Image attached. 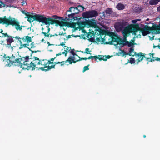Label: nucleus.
Masks as SVG:
<instances>
[{
  "mask_svg": "<svg viewBox=\"0 0 160 160\" xmlns=\"http://www.w3.org/2000/svg\"><path fill=\"white\" fill-rule=\"evenodd\" d=\"M148 31L142 30L139 27L138 24H131L123 30L122 33L123 35V39L126 40V37L128 36L130 32L133 33L135 37L137 38H140L141 35L143 36L147 35L148 33Z\"/></svg>",
  "mask_w": 160,
  "mask_h": 160,
  "instance_id": "1",
  "label": "nucleus"
},
{
  "mask_svg": "<svg viewBox=\"0 0 160 160\" xmlns=\"http://www.w3.org/2000/svg\"><path fill=\"white\" fill-rule=\"evenodd\" d=\"M0 23L10 25L14 27L17 30L21 31L22 30L23 26H20L19 22L15 18H12L9 17L8 18H6V16L3 18H0Z\"/></svg>",
  "mask_w": 160,
  "mask_h": 160,
  "instance_id": "2",
  "label": "nucleus"
},
{
  "mask_svg": "<svg viewBox=\"0 0 160 160\" xmlns=\"http://www.w3.org/2000/svg\"><path fill=\"white\" fill-rule=\"evenodd\" d=\"M15 38L18 39L20 44L19 49L27 48L29 46V43L32 42L31 37L28 36L24 37L23 38H20L16 36Z\"/></svg>",
  "mask_w": 160,
  "mask_h": 160,
  "instance_id": "3",
  "label": "nucleus"
},
{
  "mask_svg": "<svg viewBox=\"0 0 160 160\" xmlns=\"http://www.w3.org/2000/svg\"><path fill=\"white\" fill-rule=\"evenodd\" d=\"M3 61L4 62H12V64L13 63H17V65L20 63L21 64V62H22V60L25 58L24 57L21 58L20 56L18 57L17 55H14L13 54L12 55L11 57L9 58V59H7L6 56L5 55L3 56Z\"/></svg>",
  "mask_w": 160,
  "mask_h": 160,
  "instance_id": "4",
  "label": "nucleus"
},
{
  "mask_svg": "<svg viewBox=\"0 0 160 160\" xmlns=\"http://www.w3.org/2000/svg\"><path fill=\"white\" fill-rule=\"evenodd\" d=\"M36 20L39 22L44 23L45 24H52L55 21L51 18H46L42 15H35Z\"/></svg>",
  "mask_w": 160,
  "mask_h": 160,
  "instance_id": "5",
  "label": "nucleus"
},
{
  "mask_svg": "<svg viewBox=\"0 0 160 160\" xmlns=\"http://www.w3.org/2000/svg\"><path fill=\"white\" fill-rule=\"evenodd\" d=\"M40 62L38 68L42 70L46 71L53 68L52 65H48V62L47 60H40Z\"/></svg>",
  "mask_w": 160,
  "mask_h": 160,
  "instance_id": "6",
  "label": "nucleus"
},
{
  "mask_svg": "<svg viewBox=\"0 0 160 160\" xmlns=\"http://www.w3.org/2000/svg\"><path fill=\"white\" fill-rule=\"evenodd\" d=\"M25 58L22 60V61H23L24 60H25V61L23 62V63L20 65V67L22 68L23 69L28 70L31 68L32 69V66L31 65L30 62H29L30 58H29L28 57H25Z\"/></svg>",
  "mask_w": 160,
  "mask_h": 160,
  "instance_id": "7",
  "label": "nucleus"
},
{
  "mask_svg": "<svg viewBox=\"0 0 160 160\" xmlns=\"http://www.w3.org/2000/svg\"><path fill=\"white\" fill-rule=\"evenodd\" d=\"M67 12H70L71 13L68 15V18L71 20L73 19H76L77 18L74 17L75 14L78 13V10L76 7H71L69 8V10L67 11Z\"/></svg>",
  "mask_w": 160,
  "mask_h": 160,
  "instance_id": "8",
  "label": "nucleus"
},
{
  "mask_svg": "<svg viewBox=\"0 0 160 160\" xmlns=\"http://www.w3.org/2000/svg\"><path fill=\"white\" fill-rule=\"evenodd\" d=\"M110 36H111V37H109L112 39V41L107 42V44H113L115 46H117L119 44V39L117 36L114 35V33L113 32L110 33Z\"/></svg>",
  "mask_w": 160,
  "mask_h": 160,
  "instance_id": "9",
  "label": "nucleus"
},
{
  "mask_svg": "<svg viewBox=\"0 0 160 160\" xmlns=\"http://www.w3.org/2000/svg\"><path fill=\"white\" fill-rule=\"evenodd\" d=\"M128 24V22L126 21L123 20H121L115 25V27L116 30L118 31L123 30L126 28H123L124 27Z\"/></svg>",
  "mask_w": 160,
  "mask_h": 160,
  "instance_id": "10",
  "label": "nucleus"
},
{
  "mask_svg": "<svg viewBox=\"0 0 160 160\" xmlns=\"http://www.w3.org/2000/svg\"><path fill=\"white\" fill-rule=\"evenodd\" d=\"M80 58L78 57L76 54H74L69 57L67 60L65 62H63L66 63L68 62L69 64H71L72 63H75L78 61Z\"/></svg>",
  "mask_w": 160,
  "mask_h": 160,
  "instance_id": "11",
  "label": "nucleus"
},
{
  "mask_svg": "<svg viewBox=\"0 0 160 160\" xmlns=\"http://www.w3.org/2000/svg\"><path fill=\"white\" fill-rule=\"evenodd\" d=\"M40 61L39 58L37 57H34V59L32 61H31V59L29 61V62H30L31 65L32 67V70H34L35 68H38L39 65H40Z\"/></svg>",
  "mask_w": 160,
  "mask_h": 160,
  "instance_id": "12",
  "label": "nucleus"
},
{
  "mask_svg": "<svg viewBox=\"0 0 160 160\" xmlns=\"http://www.w3.org/2000/svg\"><path fill=\"white\" fill-rule=\"evenodd\" d=\"M83 16L85 18H89L95 17L98 15V12L95 10H92L83 13Z\"/></svg>",
  "mask_w": 160,
  "mask_h": 160,
  "instance_id": "13",
  "label": "nucleus"
},
{
  "mask_svg": "<svg viewBox=\"0 0 160 160\" xmlns=\"http://www.w3.org/2000/svg\"><path fill=\"white\" fill-rule=\"evenodd\" d=\"M1 31L0 32V33H2V35L0 36V37H2V38L5 37H7L8 38L7 39V42H9V43H12L13 42V37L9 36L7 33H2L3 31L2 30H1ZM13 38H15V37H13Z\"/></svg>",
  "mask_w": 160,
  "mask_h": 160,
  "instance_id": "14",
  "label": "nucleus"
},
{
  "mask_svg": "<svg viewBox=\"0 0 160 160\" xmlns=\"http://www.w3.org/2000/svg\"><path fill=\"white\" fill-rule=\"evenodd\" d=\"M62 51L59 52L58 54H56V56L60 55L62 54H64L65 56H66L68 52H69L70 50L69 48L66 46H64L63 47V50L62 49Z\"/></svg>",
  "mask_w": 160,
  "mask_h": 160,
  "instance_id": "15",
  "label": "nucleus"
},
{
  "mask_svg": "<svg viewBox=\"0 0 160 160\" xmlns=\"http://www.w3.org/2000/svg\"><path fill=\"white\" fill-rule=\"evenodd\" d=\"M144 56L140 52L137 53L136 57L138 58L136 60V62H137L136 63L138 64V63L142 61L143 59V57Z\"/></svg>",
  "mask_w": 160,
  "mask_h": 160,
  "instance_id": "16",
  "label": "nucleus"
},
{
  "mask_svg": "<svg viewBox=\"0 0 160 160\" xmlns=\"http://www.w3.org/2000/svg\"><path fill=\"white\" fill-rule=\"evenodd\" d=\"M88 23L90 27L91 26L94 27L95 29V30H96L95 28L97 26V22L96 21L94 20H91L88 21Z\"/></svg>",
  "mask_w": 160,
  "mask_h": 160,
  "instance_id": "17",
  "label": "nucleus"
},
{
  "mask_svg": "<svg viewBox=\"0 0 160 160\" xmlns=\"http://www.w3.org/2000/svg\"><path fill=\"white\" fill-rule=\"evenodd\" d=\"M105 38H96V41L98 44H103L106 43L107 44V42H105Z\"/></svg>",
  "mask_w": 160,
  "mask_h": 160,
  "instance_id": "18",
  "label": "nucleus"
},
{
  "mask_svg": "<svg viewBox=\"0 0 160 160\" xmlns=\"http://www.w3.org/2000/svg\"><path fill=\"white\" fill-rule=\"evenodd\" d=\"M26 15L27 16V18H28V20L30 23H31L33 22L34 20H36L35 15L33 16L31 15H28L27 14H26Z\"/></svg>",
  "mask_w": 160,
  "mask_h": 160,
  "instance_id": "19",
  "label": "nucleus"
},
{
  "mask_svg": "<svg viewBox=\"0 0 160 160\" xmlns=\"http://www.w3.org/2000/svg\"><path fill=\"white\" fill-rule=\"evenodd\" d=\"M54 20L55 21V22H54L53 23L56 22L59 25L62 26H66L67 25V23L66 22H65L62 21H59L58 20Z\"/></svg>",
  "mask_w": 160,
  "mask_h": 160,
  "instance_id": "20",
  "label": "nucleus"
},
{
  "mask_svg": "<svg viewBox=\"0 0 160 160\" xmlns=\"http://www.w3.org/2000/svg\"><path fill=\"white\" fill-rule=\"evenodd\" d=\"M125 44L127 45L129 47H131V48H133L134 45V40H132L130 42L128 41L125 42Z\"/></svg>",
  "mask_w": 160,
  "mask_h": 160,
  "instance_id": "21",
  "label": "nucleus"
},
{
  "mask_svg": "<svg viewBox=\"0 0 160 160\" xmlns=\"http://www.w3.org/2000/svg\"><path fill=\"white\" fill-rule=\"evenodd\" d=\"M160 2V0H150L149 1V3L151 5H154L157 4Z\"/></svg>",
  "mask_w": 160,
  "mask_h": 160,
  "instance_id": "22",
  "label": "nucleus"
},
{
  "mask_svg": "<svg viewBox=\"0 0 160 160\" xmlns=\"http://www.w3.org/2000/svg\"><path fill=\"white\" fill-rule=\"evenodd\" d=\"M125 6L124 5L122 4L121 3H119L116 6V8L118 10H122L124 9Z\"/></svg>",
  "mask_w": 160,
  "mask_h": 160,
  "instance_id": "23",
  "label": "nucleus"
},
{
  "mask_svg": "<svg viewBox=\"0 0 160 160\" xmlns=\"http://www.w3.org/2000/svg\"><path fill=\"white\" fill-rule=\"evenodd\" d=\"M136 52H134L133 48H131L130 49L129 54L130 56H133L134 55L136 56L137 54Z\"/></svg>",
  "mask_w": 160,
  "mask_h": 160,
  "instance_id": "24",
  "label": "nucleus"
},
{
  "mask_svg": "<svg viewBox=\"0 0 160 160\" xmlns=\"http://www.w3.org/2000/svg\"><path fill=\"white\" fill-rule=\"evenodd\" d=\"M47 29L48 30V32H42V33L43 34L45 37H48L49 36L50 33H49V32L50 31V29L48 27H47Z\"/></svg>",
  "mask_w": 160,
  "mask_h": 160,
  "instance_id": "25",
  "label": "nucleus"
},
{
  "mask_svg": "<svg viewBox=\"0 0 160 160\" xmlns=\"http://www.w3.org/2000/svg\"><path fill=\"white\" fill-rule=\"evenodd\" d=\"M76 8L78 9V13L79 12H82L83 11L84 9V7L82 5H79L77 7H76Z\"/></svg>",
  "mask_w": 160,
  "mask_h": 160,
  "instance_id": "26",
  "label": "nucleus"
},
{
  "mask_svg": "<svg viewBox=\"0 0 160 160\" xmlns=\"http://www.w3.org/2000/svg\"><path fill=\"white\" fill-rule=\"evenodd\" d=\"M91 52V50H90V49L88 48H86L85 52H84L83 51H81V52L82 53H86L87 54H91V53H90Z\"/></svg>",
  "mask_w": 160,
  "mask_h": 160,
  "instance_id": "27",
  "label": "nucleus"
},
{
  "mask_svg": "<svg viewBox=\"0 0 160 160\" xmlns=\"http://www.w3.org/2000/svg\"><path fill=\"white\" fill-rule=\"evenodd\" d=\"M106 13L109 15H111L113 13V12L111 9L108 8L106 10Z\"/></svg>",
  "mask_w": 160,
  "mask_h": 160,
  "instance_id": "28",
  "label": "nucleus"
},
{
  "mask_svg": "<svg viewBox=\"0 0 160 160\" xmlns=\"http://www.w3.org/2000/svg\"><path fill=\"white\" fill-rule=\"evenodd\" d=\"M135 59L134 58H131L130 60V62L131 63V64L134 63H135Z\"/></svg>",
  "mask_w": 160,
  "mask_h": 160,
  "instance_id": "29",
  "label": "nucleus"
},
{
  "mask_svg": "<svg viewBox=\"0 0 160 160\" xmlns=\"http://www.w3.org/2000/svg\"><path fill=\"white\" fill-rule=\"evenodd\" d=\"M5 4L1 1H0V8L5 7Z\"/></svg>",
  "mask_w": 160,
  "mask_h": 160,
  "instance_id": "30",
  "label": "nucleus"
},
{
  "mask_svg": "<svg viewBox=\"0 0 160 160\" xmlns=\"http://www.w3.org/2000/svg\"><path fill=\"white\" fill-rule=\"evenodd\" d=\"M102 58H104V56L101 55H98V57H97V58L100 60H102Z\"/></svg>",
  "mask_w": 160,
  "mask_h": 160,
  "instance_id": "31",
  "label": "nucleus"
},
{
  "mask_svg": "<svg viewBox=\"0 0 160 160\" xmlns=\"http://www.w3.org/2000/svg\"><path fill=\"white\" fill-rule=\"evenodd\" d=\"M140 21V19H135V20H132V21L131 22L133 23H136V22H138V21Z\"/></svg>",
  "mask_w": 160,
  "mask_h": 160,
  "instance_id": "32",
  "label": "nucleus"
},
{
  "mask_svg": "<svg viewBox=\"0 0 160 160\" xmlns=\"http://www.w3.org/2000/svg\"><path fill=\"white\" fill-rule=\"evenodd\" d=\"M89 69L88 66H85L83 69V72L87 70H88Z\"/></svg>",
  "mask_w": 160,
  "mask_h": 160,
  "instance_id": "33",
  "label": "nucleus"
},
{
  "mask_svg": "<svg viewBox=\"0 0 160 160\" xmlns=\"http://www.w3.org/2000/svg\"><path fill=\"white\" fill-rule=\"evenodd\" d=\"M91 58H94L95 59V60H96L97 59V56H91L89 57L88 58V59H91Z\"/></svg>",
  "mask_w": 160,
  "mask_h": 160,
  "instance_id": "34",
  "label": "nucleus"
},
{
  "mask_svg": "<svg viewBox=\"0 0 160 160\" xmlns=\"http://www.w3.org/2000/svg\"><path fill=\"white\" fill-rule=\"evenodd\" d=\"M31 48H32L35 47V44L34 42H32L31 44Z\"/></svg>",
  "mask_w": 160,
  "mask_h": 160,
  "instance_id": "35",
  "label": "nucleus"
},
{
  "mask_svg": "<svg viewBox=\"0 0 160 160\" xmlns=\"http://www.w3.org/2000/svg\"><path fill=\"white\" fill-rule=\"evenodd\" d=\"M104 58H102V60H103L104 61H106L108 59V57H106V56H104Z\"/></svg>",
  "mask_w": 160,
  "mask_h": 160,
  "instance_id": "36",
  "label": "nucleus"
},
{
  "mask_svg": "<svg viewBox=\"0 0 160 160\" xmlns=\"http://www.w3.org/2000/svg\"><path fill=\"white\" fill-rule=\"evenodd\" d=\"M52 17V18H53L54 19H58L59 18L57 16H56V15H53Z\"/></svg>",
  "mask_w": 160,
  "mask_h": 160,
  "instance_id": "37",
  "label": "nucleus"
},
{
  "mask_svg": "<svg viewBox=\"0 0 160 160\" xmlns=\"http://www.w3.org/2000/svg\"><path fill=\"white\" fill-rule=\"evenodd\" d=\"M81 58L82 60H86L88 59V58Z\"/></svg>",
  "mask_w": 160,
  "mask_h": 160,
  "instance_id": "38",
  "label": "nucleus"
},
{
  "mask_svg": "<svg viewBox=\"0 0 160 160\" xmlns=\"http://www.w3.org/2000/svg\"><path fill=\"white\" fill-rule=\"evenodd\" d=\"M149 55H150V57H152V58L153 57V53H152V54L150 53V54H149Z\"/></svg>",
  "mask_w": 160,
  "mask_h": 160,
  "instance_id": "39",
  "label": "nucleus"
},
{
  "mask_svg": "<svg viewBox=\"0 0 160 160\" xmlns=\"http://www.w3.org/2000/svg\"><path fill=\"white\" fill-rule=\"evenodd\" d=\"M71 52V53H72V55L73 54H76L74 52V51H73L72 50L70 52Z\"/></svg>",
  "mask_w": 160,
  "mask_h": 160,
  "instance_id": "40",
  "label": "nucleus"
},
{
  "mask_svg": "<svg viewBox=\"0 0 160 160\" xmlns=\"http://www.w3.org/2000/svg\"><path fill=\"white\" fill-rule=\"evenodd\" d=\"M157 10L158 11L160 12V6L157 8Z\"/></svg>",
  "mask_w": 160,
  "mask_h": 160,
  "instance_id": "41",
  "label": "nucleus"
},
{
  "mask_svg": "<svg viewBox=\"0 0 160 160\" xmlns=\"http://www.w3.org/2000/svg\"><path fill=\"white\" fill-rule=\"evenodd\" d=\"M58 35L57 34H55V35H50V37H52L54 36H58Z\"/></svg>",
  "mask_w": 160,
  "mask_h": 160,
  "instance_id": "42",
  "label": "nucleus"
},
{
  "mask_svg": "<svg viewBox=\"0 0 160 160\" xmlns=\"http://www.w3.org/2000/svg\"><path fill=\"white\" fill-rule=\"evenodd\" d=\"M102 16H103V17L104 18L105 17V14H104V12H103L102 13Z\"/></svg>",
  "mask_w": 160,
  "mask_h": 160,
  "instance_id": "43",
  "label": "nucleus"
},
{
  "mask_svg": "<svg viewBox=\"0 0 160 160\" xmlns=\"http://www.w3.org/2000/svg\"><path fill=\"white\" fill-rule=\"evenodd\" d=\"M156 60L157 61H158V60H160V58H157L156 59Z\"/></svg>",
  "mask_w": 160,
  "mask_h": 160,
  "instance_id": "44",
  "label": "nucleus"
},
{
  "mask_svg": "<svg viewBox=\"0 0 160 160\" xmlns=\"http://www.w3.org/2000/svg\"><path fill=\"white\" fill-rule=\"evenodd\" d=\"M23 2L22 3H23V5L24 4H25L26 3V2H24L23 1Z\"/></svg>",
  "mask_w": 160,
  "mask_h": 160,
  "instance_id": "45",
  "label": "nucleus"
},
{
  "mask_svg": "<svg viewBox=\"0 0 160 160\" xmlns=\"http://www.w3.org/2000/svg\"><path fill=\"white\" fill-rule=\"evenodd\" d=\"M68 38H70L71 37V36L70 35H68Z\"/></svg>",
  "mask_w": 160,
  "mask_h": 160,
  "instance_id": "46",
  "label": "nucleus"
},
{
  "mask_svg": "<svg viewBox=\"0 0 160 160\" xmlns=\"http://www.w3.org/2000/svg\"><path fill=\"white\" fill-rule=\"evenodd\" d=\"M6 66H10V63H9V64H6Z\"/></svg>",
  "mask_w": 160,
  "mask_h": 160,
  "instance_id": "47",
  "label": "nucleus"
},
{
  "mask_svg": "<svg viewBox=\"0 0 160 160\" xmlns=\"http://www.w3.org/2000/svg\"><path fill=\"white\" fill-rule=\"evenodd\" d=\"M62 33H61V34H60V33H59V35H62Z\"/></svg>",
  "mask_w": 160,
  "mask_h": 160,
  "instance_id": "48",
  "label": "nucleus"
},
{
  "mask_svg": "<svg viewBox=\"0 0 160 160\" xmlns=\"http://www.w3.org/2000/svg\"><path fill=\"white\" fill-rule=\"evenodd\" d=\"M146 136L145 135H143V137L144 138H145L146 137Z\"/></svg>",
  "mask_w": 160,
  "mask_h": 160,
  "instance_id": "49",
  "label": "nucleus"
},
{
  "mask_svg": "<svg viewBox=\"0 0 160 160\" xmlns=\"http://www.w3.org/2000/svg\"><path fill=\"white\" fill-rule=\"evenodd\" d=\"M158 47L160 49V46H158Z\"/></svg>",
  "mask_w": 160,
  "mask_h": 160,
  "instance_id": "50",
  "label": "nucleus"
},
{
  "mask_svg": "<svg viewBox=\"0 0 160 160\" xmlns=\"http://www.w3.org/2000/svg\"><path fill=\"white\" fill-rule=\"evenodd\" d=\"M2 55H0V57H2Z\"/></svg>",
  "mask_w": 160,
  "mask_h": 160,
  "instance_id": "51",
  "label": "nucleus"
},
{
  "mask_svg": "<svg viewBox=\"0 0 160 160\" xmlns=\"http://www.w3.org/2000/svg\"><path fill=\"white\" fill-rule=\"evenodd\" d=\"M22 12L23 13H24V12L23 11H22Z\"/></svg>",
  "mask_w": 160,
  "mask_h": 160,
  "instance_id": "52",
  "label": "nucleus"
},
{
  "mask_svg": "<svg viewBox=\"0 0 160 160\" xmlns=\"http://www.w3.org/2000/svg\"><path fill=\"white\" fill-rule=\"evenodd\" d=\"M64 44H61V45L63 46V45H64Z\"/></svg>",
  "mask_w": 160,
  "mask_h": 160,
  "instance_id": "53",
  "label": "nucleus"
},
{
  "mask_svg": "<svg viewBox=\"0 0 160 160\" xmlns=\"http://www.w3.org/2000/svg\"><path fill=\"white\" fill-rule=\"evenodd\" d=\"M52 60H53V59H54V58H52Z\"/></svg>",
  "mask_w": 160,
  "mask_h": 160,
  "instance_id": "54",
  "label": "nucleus"
},
{
  "mask_svg": "<svg viewBox=\"0 0 160 160\" xmlns=\"http://www.w3.org/2000/svg\"><path fill=\"white\" fill-rule=\"evenodd\" d=\"M148 20V19H147V21Z\"/></svg>",
  "mask_w": 160,
  "mask_h": 160,
  "instance_id": "55",
  "label": "nucleus"
}]
</instances>
